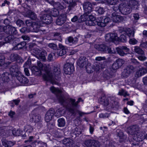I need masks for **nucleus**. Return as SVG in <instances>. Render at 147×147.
<instances>
[{
    "mask_svg": "<svg viewBox=\"0 0 147 147\" xmlns=\"http://www.w3.org/2000/svg\"><path fill=\"white\" fill-rule=\"evenodd\" d=\"M37 65L38 67L33 66L31 68L32 72L34 74L38 72L36 74L38 75H40L42 73V71H44L45 74L43 76V79L45 80L49 81L53 84H55L54 82L55 79L57 80L59 77L60 74V68L58 67H54L53 72H51L50 69L51 67L49 65H43L39 61L37 62Z\"/></svg>",
    "mask_w": 147,
    "mask_h": 147,
    "instance_id": "nucleus-1",
    "label": "nucleus"
},
{
    "mask_svg": "<svg viewBox=\"0 0 147 147\" xmlns=\"http://www.w3.org/2000/svg\"><path fill=\"white\" fill-rule=\"evenodd\" d=\"M122 32L123 34L121 35L119 37H118L117 34L115 33L107 34L105 36L106 40L109 42H114L115 41L120 40L122 42H125L127 41V37L124 34H125L127 36L130 37H133L134 33L133 30L125 27L123 28Z\"/></svg>",
    "mask_w": 147,
    "mask_h": 147,
    "instance_id": "nucleus-2",
    "label": "nucleus"
},
{
    "mask_svg": "<svg viewBox=\"0 0 147 147\" xmlns=\"http://www.w3.org/2000/svg\"><path fill=\"white\" fill-rule=\"evenodd\" d=\"M49 10L47 11H44L42 12L41 14L42 16H40V19L42 22L47 24L51 23L52 21V18L51 16V15L53 17L57 16L59 14V12L57 9L54 8L51 11Z\"/></svg>",
    "mask_w": 147,
    "mask_h": 147,
    "instance_id": "nucleus-3",
    "label": "nucleus"
},
{
    "mask_svg": "<svg viewBox=\"0 0 147 147\" xmlns=\"http://www.w3.org/2000/svg\"><path fill=\"white\" fill-rule=\"evenodd\" d=\"M135 6L137 7V5H135L132 6L131 5H126L124 3H122L119 5V8L117 7L116 9V8L115 7L113 9L115 11H116L119 9V10L123 14H128L131 12L132 9H135Z\"/></svg>",
    "mask_w": 147,
    "mask_h": 147,
    "instance_id": "nucleus-4",
    "label": "nucleus"
},
{
    "mask_svg": "<svg viewBox=\"0 0 147 147\" xmlns=\"http://www.w3.org/2000/svg\"><path fill=\"white\" fill-rule=\"evenodd\" d=\"M16 67V66L11 67L10 69V71L12 73H16L15 75L17 78L20 83L23 84L28 83V80L27 78L24 77L20 71H16L17 69Z\"/></svg>",
    "mask_w": 147,
    "mask_h": 147,
    "instance_id": "nucleus-5",
    "label": "nucleus"
},
{
    "mask_svg": "<svg viewBox=\"0 0 147 147\" xmlns=\"http://www.w3.org/2000/svg\"><path fill=\"white\" fill-rule=\"evenodd\" d=\"M50 89L51 91L55 94H58L57 98L60 102L62 104H63L64 101L63 96L61 94V91L57 88L54 86H52L50 88Z\"/></svg>",
    "mask_w": 147,
    "mask_h": 147,
    "instance_id": "nucleus-6",
    "label": "nucleus"
},
{
    "mask_svg": "<svg viewBox=\"0 0 147 147\" xmlns=\"http://www.w3.org/2000/svg\"><path fill=\"white\" fill-rule=\"evenodd\" d=\"M99 102L103 106H106L109 105L111 108L113 107V105L112 102H109V99L105 96H101L98 99Z\"/></svg>",
    "mask_w": 147,
    "mask_h": 147,
    "instance_id": "nucleus-7",
    "label": "nucleus"
},
{
    "mask_svg": "<svg viewBox=\"0 0 147 147\" xmlns=\"http://www.w3.org/2000/svg\"><path fill=\"white\" fill-rule=\"evenodd\" d=\"M95 47L99 51L108 52L109 53H111V48L104 44L96 45L95 46Z\"/></svg>",
    "mask_w": 147,
    "mask_h": 147,
    "instance_id": "nucleus-8",
    "label": "nucleus"
},
{
    "mask_svg": "<svg viewBox=\"0 0 147 147\" xmlns=\"http://www.w3.org/2000/svg\"><path fill=\"white\" fill-rule=\"evenodd\" d=\"M64 70L65 74H70L74 70L73 65L72 64L66 63L64 66Z\"/></svg>",
    "mask_w": 147,
    "mask_h": 147,
    "instance_id": "nucleus-9",
    "label": "nucleus"
},
{
    "mask_svg": "<svg viewBox=\"0 0 147 147\" xmlns=\"http://www.w3.org/2000/svg\"><path fill=\"white\" fill-rule=\"evenodd\" d=\"M129 49L126 46H122L117 49V51L119 54L121 56H123L129 52Z\"/></svg>",
    "mask_w": 147,
    "mask_h": 147,
    "instance_id": "nucleus-10",
    "label": "nucleus"
},
{
    "mask_svg": "<svg viewBox=\"0 0 147 147\" xmlns=\"http://www.w3.org/2000/svg\"><path fill=\"white\" fill-rule=\"evenodd\" d=\"M135 70V68L133 66L130 65L128 66L124 70L122 73V75L125 77H128L129 74L134 72Z\"/></svg>",
    "mask_w": 147,
    "mask_h": 147,
    "instance_id": "nucleus-11",
    "label": "nucleus"
},
{
    "mask_svg": "<svg viewBox=\"0 0 147 147\" xmlns=\"http://www.w3.org/2000/svg\"><path fill=\"white\" fill-rule=\"evenodd\" d=\"M83 7L84 11L89 14L92 10L93 6L89 1H86L84 3L83 5Z\"/></svg>",
    "mask_w": 147,
    "mask_h": 147,
    "instance_id": "nucleus-12",
    "label": "nucleus"
},
{
    "mask_svg": "<svg viewBox=\"0 0 147 147\" xmlns=\"http://www.w3.org/2000/svg\"><path fill=\"white\" fill-rule=\"evenodd\" d=\"M97 20L93 15L88 16L87 20L86 22V25L89 26H94L97 24Z\"/></svg>",
    "mask_w": 147,
    "mask_h": 147,
    "instance_id": "nucleus-13",
    "label": "nucleus"
},
{
    "mask_svg": "<svg viewBox=\"0 0 147 147\" xmlns=\"http://www.w3.org/2000/svg\"><path fill=\"white\" fill-rule=\"evenodd\" d=\"M54 113V110L53 109L49 110L47 112L45 117V119L47 122H49L52 119Z\"/></svg>",
    "mask_w": 147,
    "mask_h": 147,
    "instance_id": "nucleus-14",
    "label": "nucleus"
},
{
    "mask_svg": "<svg viewBox=\"0 0 147 147\" xmlns=\"http://www.w3.org/2000/svg\"><path fill=\"white\" fill-rule=\"evenodd\" d=\"M123 18L120 16L117 15L116 12H113L112 15L111 20L115 22H120L123 21Z\"/></svg>",
    "mask_w": 147,
    "mask_h": 147,
    "instance_id": "nucleus-15",
    "label": "nucleus"
},
{
    "mask_svg": "<svg viewBox=\"0 0 147 147\" xmlns=\"http://www.w3.org/2000/svg\"><path fill=\"white\" fill-rule=\"evenodd\" d=\"M124 63V61L121 59H118L115 61L112 66L113 69L115 70L118 69Z\"/></svg>",
    "mask_w": 147,
    "mask_h": 147,
    "instance_id": "nucleus-16",
    "label": "nucleus"
},
{
    "mask_svg": "<svg viewBox=\"0 0 147 147\" xmlns=\"http://www.w3.org/2000/svg\"><path fill=\"white\" fill-rule=\"evenodd\" d=\"M147 73V69L143 67L137 69L135 74V77H139Z\"/></svg>",
    "mask_w": 147,
    "mask_h": 147,
    "instance_id": "nucleus-17",
    "label": "nucleus"
},
{
    "mask_svg": "<svg viewBox=\"0 0 147 147\" xmlns=\"http://www.w3.org/2000/svg\"><path fill=\"white\" fill-rule=\"evenodd\" d=\"M66 18V15L65 14L61 15L57 19L56 23L57 25H61L63 24Z\"/></svg>",
    "mask_w": 147,
    "mask_h": 147,
    "instance_id": "nucleus-18",
    "label": "nucleus"
},
{
    "mask_svg": "<svg viewBox=\"0 0 147 147\" xmlns=\"http://www.w3.org/2000/svg\"><path fill=\"white\" fill-rule=\"evenodd\" d=\"M5 27L4 28H5ZM7 28L6 32L10 34H15L17 33L16 28L12 26L8 25L6 26Z\"/></svg>",
    "mask_w": 147,
    "mask_h": 147,
    "instance_id": "nucleus-19",
    "label": "nucleus"
},
{
    "mask_svg": "<svg viewBox=\"0 0 147 147\" xmlns=\"http://www.w3.org/2000/svg\"><path fill=\"white\" fill-rule=\"evenodd\" d=\"M59 48L57 51V55L61 56L65 54L66 53L65 47L61 45H59Z\"/></svg>",
    "mask_w": 147,
    "mask_h": 147,
    "instance_id": "nucleus-20",
    "label": "nucleus"
},
{
    "mask_svg": "<svg viewBox=\"0 0 147 147\" xmlns=\"http://www.w3.org/2000/svg\"><path fill=\"white\" fill-rule=\"evenodd\" d=\"M41 20L42 22L39 21L37 22V23H33L31 28H33L34 30H36L37 31H38L40 27L43 26L41 24V23L43 22L45 23L42 22V20Z\"/></svg>",
    "mask_w": 147,
    "mask_h": 147,
    "instance_id": "nucleus-21",
    "label": "nucleus"
},
{
    "mask_svg": "<svg viewBox=\"0 0 147 147\" xmlns=\"http://www.w3.org/2000/svg\"><path fill=\"white\" fill-rule=\"evenodd\" d=\"M32 127L30 125H27L24 127V131L25 132V135L26 136H29V133L32 132L33 130Z\"/></svg>",
    "mask_w": 147,
    "mask_h": 147,
    "instance_id": "nucleus-22",
    "label": "nucleus"
},
{
    "mask_svg": "<svg viewBox=\"0 0 147 147\" xmlns=\"http://www.w3.org/2000/svg\"><path fill=\"white\" fill-rule=\"evenodd\" d=\"M104 20L103 19L102 17H100L98 18L97 19V24L98 26L103 27L105 26V22H104Z\"/></svg>",
    "mask_w": 147,
    "mask_h": 147,
    "instance_id": "nucleus-23",
    "label": "nucleus"
},
{
    "mask_svg": "<svg viewBox=\"0 0 147 147\" xmlns=\"http://www.w3.org/2000/svg\"><path fill=\"white\" fill-rule=\"evenodd\" d=\"M78 65L81 67H83L87 63L86 59L84 57H80L78 61Z\"/></svg>",
    "mask_w": 147,
    "mask_h": 147,
    "instance_id": "nucleus-24",
    "label": "nucleus"
},
{
    "mask_svg": "<svg viewBox=\"0 0 147 147\" xmlns=\"http://www.w3.org/2000/svg\"><path fill=\"white\" fill-rule=\"evenodd\" d=\"M88 13L84 12V14L81 15L80 18L78 19V22H81L85 21H86L88 17Z\"/></svg>",
    "mask_w": 147,
    "mask_h": 147,
    "instance_id": "nucleus-25",
    "label": "nucleus"
},
{
    "mask_svg": "<svg viewBox=\"0 0 147 147\" xmlns=\"http://www.w3.org/2000/svg\"><path fill=\"white\" fill-rule=\"evenodd\" d=\"M31 119H32V121L34 122H38L40 119V117L39 115H33L30 116Z\"/></svg>",
    "mask_w": 147,
    "mask_h": 147,
    "instance_id": "nucleus-26",
    "label": "nucleus"
},
{
    "mask_svg": "<svg viewBox=\"0 0 147 147\" xmlns=\"http://www.w3.org/2000/svg\"><path fill=\"white\" fill-rule=\"evenodd\" d=\"M3 143L5 147H11L15 144V142L5 141H4Z\"/></svg>",
    "mask_w": 147,
    "mask_h": 147,
    "instance_id": "nucleus-27",
    "label": "nucleus"
},
{
    "mask_svg": "<svg viewBox=\"0 0 147 147\" xmlns=\"http://www.w3.org/2000/svg\"><path fill=\"white\" fill-rule=\"evenodd\" d=\"M77 41V39L76 38L74 39L72 37L70 36L67 39V43L71 45L72 44L76 43Z\"/></svg>",
    "mask_w": 147,
    "mask_h": 147,
    "instance_id": "nucleus-28",
    "label": "nucleus"
},
{
    "mask_svg": "<svg viewBox=\"0 0 147 147\" xmlns=\"http://www.w3.org/2000/svg\"><path fill=\"white\" fill-rule=\"evenodd\" d=\"M72 143V140L66 138L63 140V143L66 146H70Z\"/></svg>",
    "mask_w": 147,
    "mask_h": 147,
    "instance_id": "nucleus-29",
    "label": "nucleus"
},
{
    "mask_svg": "<svg viewBox=\"0 0 147 147\" xmlns=\"http://www.w3.org/2000/svg\"><path fill=\"white\" fill-rule=\"evenodd\" d=\"M46 55V53L45 51L42 50L38 56L40 59L43 61H44L46 60L45 56Z\"/></svg>",
    "mask_w": 147,
    "mask_h": 147,
    "instance_id": "nucleus-30",
    "label": "nucleus"
},
{
    "mask_svg": "<svg viewBox=\"0 0 147 147\" xmlns=\"http://www.w3.org/2000/svg\"><path fill=\"white\" fill-rule=\"evenodd\" d=\"M58 126L59 127H64L65 125V119L62 118L59 119L57 121Z\"/></svg>",
    "mask_w": 147,
    "mask_h": 147,
    "instance_id": "nucleus-31",
    "label": "nucleus"
},
{
    "mask_svg": "<svg viewBox=\"0 0 147 147\" xmlns=\"http://www.w3.org/2000/svg\"><path fill=\"white\" fill-rule=\"evenodd\" d=\"M10 58L11 61H13L19 59H20V57L17 54H12L10 55Z\"/></svg>",
    "mask_w": 147,
    "mask_h": 147,
    "instance_id": "nucleus-32",
    "label": "nucleus"
},
{
    "mask_svg": "<svg viewBox=\"0 0 147 147\" xmlns=\"http://www.w3.org/2000/svg\"><path fill=\"white\" fill-rule=\"evenodd\" d=\"M82 99L81 98H79L77 102H75L76 100L75 99L71 98L70 99V102L72 106H76L78 104L82 101Z\"/></svg>",
    "mask_w": 147,
    "mask_h": 147,
    "instance_id": "nucleus-33",
    "label": "nucleus"
},
{
    "mask_svg": "<svg viewBox=\"0 0 147 147\" xmlns=\"http://www.w3.org/2000/svg\"><path fill=\"white\" fill-rule=\"evenodd\" d=\"M25 45V42H21L19 43L14 47L13 48V49L14 50H19L22 49L24 45Z\"/></svg>",
    "mask_w": 147,
    "mask_h": 147,
    "instance_id": "nucleus-34",
    "label": "nucleus"
},
{
    "mask_svg": "<svg viewBox=\"0 0 147 147\" xmlns=\"http://www.w3.org/2000/svg\"><path fill=\"white\" fill-rule=\"evenodd\" d=\"M12 134L14 136H19L22 133V131L20 130L13 129L11 131Z\"/></svg>",
    "mask_w": 147,
    "mask_h": 147,
    "instance_id": "nucleus-35",
    "label": "nucleus"
},
{
    "mask_svg": "<svg viewBox=\"0 0 147 147\" xmlns=\"http://www.w3.org/2000/svg\"><path fill=\"white\" fill-rule=\"evenodd\" d=\"M48 2L51 4L52 5H53V6L55 7L58 8V9H60V6L63 7L60 5L59 3H55L53 1H47Z\"/></svg>",
    "mask_w": 147,
    "mask_h": 147,
    "instance_id": "nucleus-36",
    "label": "nucleus"
},
{
    "mask_svg": "<svg viewBox=\"0 0 147 147\" xmlns=\"http://www.w3.org/2000/svg\"><path fill=\"white\" fill-rule=\"evenodd\" d=\"M134 50L135 52L138 54L143 55L144 54V51L138 47H135Z\"/></svg>",
    "mask_w": 147,
    "mask_h": 147,
    "instance_id": "nucleus-37",
    "label": "nucleus"
},
{
    "mask_svg": "<svg viewBox=\"0 0 147 147\" xmlns=\"http://www.w3.org/2000/svg\"><path fill=\"white\" fill-rule=\"evenodd\" d=\"M28 13V14L29 17L32 19L34 20L36 18V15L35 13L31 11H29Z\"/></svg>",
    "mask_w": 147,
    "mask_h": 147,
    "instance_id": "nucleus-38",
    "label": "nucleus"
},
{
    "mask_svg": "<svg viewBox=\"0 0 147 147\" xmlns=\"http://www.w3.org/2000/svg\"><path fill=\"white\" fill-rule=\"evenodd\" d=\"M118 94L121 96L123 95L124 97L128 96L129 95V94H128L127 92L123 89L119 90L118 92Z\"/></svg>",
    "mask_w": 147,
    "mask_h": 147,
    "instance_id": "nucleus-39",
    "label": "nucleus"
},
{
    "mask_svg": "<svg viewBox=\"0 0 147 147\" xmlns=\"http://www.w3.org/2000/svg\"><path fill=\"white\" fill-rule=\"evenodd\" d=\"M93 140H88L85 142V144L87 147H91L93 145Z\"/></svg>",
    "mask_w": 147,
    "mask_h": 147,
    "instance_id": "nucleus-40",
    "label": "nucleus"
},
{
    "mask_svg": "<svg viewBox=\"0 0 147 147\" xmlns=\"http://www.w3.org/2000/svg\"><path fill=\"white\" fill-rule=\"evenodd\" d=\"M31 63L29 59H28L24 65V68H30L31 66Z\"/></svg>",
    "mask_w": 147,
    "mask_h": 147,
    "instance_id": "nucleus-41",
    "label": "nucleus"
},
{
    "mask_svg": "<svg viewBox=\"0 0 147 147\" xmlns=\"http://www.w3.org/2000/svg\"><path fill=\"white\" fill-rule=\"evenodd\" d=\"M110 116L109 114L107 113H101L99 115V117L100 118H105L108 117Z\"/></svg>",
    "mask_w": 147,
    "mask_h": 147,
    "instance_id": "nucleus-42",
    "label": "nucleus"
},
{
    "mask_svg": "<svg viewBox=\"0 0 147 147\" xmlns=\"http://www.w3.org/2000/svg\"><path fill=\"white\" fill-rule=\"evenodd\" d=\"M5 57L4 56H0V67L3 65L5 63Z\"/></svg>",
    "mask_w": 147,
    "mask_h": 147,
    "instance_id": "nucleus-43",
    "label": "nucleus"
},
{
    "mask_svg": "<svg viewBox=\"0 0 147 147\" xmlns=\"http://www.w3.org/2000/svg\"><path fill=\"white\" fill-rule=\"evenodd\" d=\"M63 108H62V110L61 108V109H59L56 112L57 113H56V115L58 117L61 116L63 113L62 112Z\"/></svg>",
    "mask_w": 147,
    "mask_h": 147,
    "instance_id": "nucleus-44",
    "label": "nucleus"
},
{
    "mask_svg": "<svg viewBox=\"0 0 147 147\" xmlns=\"http://www.w3.org/2000/svg\"><path fill=\"white\" fill-rule=\"evenodd\" d=\"M93 145L95 147H99L100 145V143L97 141L93 140Z\"/></svg>",
    "mask_w": 147,
    "mask_h": 147,
    "instance_id": "nucleus-45",
    "label": "nucleus"
},
{
    "mask_svg": "<svg viewBox=\"0 0 147 147\" xmlns=\"http://www.w3.org/2000/svg\"><path fill=\"white\" fill-rule=\"evenodd\" d=\"M48 46L49 47L53 49H56L57 47V45L53 43H49Z\"/></svg>",
    "mask_w": 147,
    "mask_h": 147,
    "instance_id": "nucleus-46",
    "label": "nucleus"
},
{
    "mask_svg": "<svg viewBox=\"0 0 147 147\" xmlns=\"http://www.w3.org/2000/svg\"><path fill=\"white\" fill-rule=\"evenodd\" d=\"M7 75L8 73H5L4 74H2L1 76L2 78L5 81H7L8 79V77L7 76Z\"/></svg>",
    "mask_w": 147,
    "mask_h": 147,
    "instance_id": "nucleus-47",
    "label": "nucleus"
},
{
    "mask_svg": "<svg viewBox=\"0 0 147 147\" xmlns=\"http://www.w3.org/2000/svg\"><path fill=\"white\" fill-rule=\"evenodd\" d=\"M129 42L130 44L135 45L137 43V41L136 39L133 38L130 39L129 41Z\"/></svg>",
    "mask_w": 147,
    "mask_h": 147,
    "instance_id": "nucleus-48",
    "label": "nucleus"
},
{
    "mask_svg": "<svg viewBox=\"0 0 147 147\" xmlns=\"http://www.w3.org/2000/svg\"><path fill=\"white\" fill-rule=\"evenodd\" d=\"M42 50H40L36 48L35 49H34L33 50V51L35 54L38 55Z\"/></svg>",
    "mask_w": 147,
    "mask_h": 147,
    "instance_id": "nucleus-49",
    "label": "nucleus"
},
{
    "mask_svg": "<svg viewBox=\"0 0 147 147\" xmlns=\"http://www.w3.org/2000/svg\"><path fill=\"white\" fill-rule=\"evenodd\" d=\"M140 55L138 57V58L139 60L141 61H143L146 59V58L144 55V54Z\"/></svg>",
    "mask_w": 147,
    "mask_h": 147,
    "instance_id": "nucleus-50",
    "label": "nucleus"
},
{
    "mask_svg": "<svg viewBox=\"0 0 147 147\" xmlns=\"http://www.w3.org/2000/svg\"><path fill=\"white\" fill-rule=\"evenodd\" d=\"M103 19L104 20V22L105 23L106 25L107 24L109 23L110 21V20L109 18L107 17H102Z\"/></svg>",
    "mask_w": 147,
    "mask_h": 147,
    "instance_id": "nucleus-51",
    "label": "nucleus"
},
{
    "mask_svg": "<svg viewBox=\"0 0 147 147\" xmlns=\"http://www.w3.org/2000/svg\"><path fill=\"white\" fill-rule=\"evenodd\" d=\"M26 24L27 26L28 27H31V26L32 24V21L30 20H27L26 21ZM31 28V27H30Z\"/></svg>",
    "mask_w": 147,
    "mask_h": 147,
    "instance_id": "nucleus-52",
    "label": "nucleus"
},
{
    "mask_svg": "<svg viewBox=\"0 0 147 147\" xmlns=\"http://www.w3.org/2000/svg\"><path fill=\"white\" fill-rule=\"evenodd\" d=\"M54 54L53 53H51L49 54L48 57V60L49 61H51L53 60V55H54Z\"/></svg>",
    "mask_w": 147,
    "mask_h": 147,
    "instance_id": "nucleus-53",
    "label": "nucleus"
},
{
    "mask_svg": "<svg viewBox=\"0 0 147 147\" xmlns=\"http://www.w3.org/2000/svg\"><path fill=\"white\" fill-rule=\"evenodd\" d=\"M69 7H73L76 5V2L75 1H69Z\"/></svg>",
    "mask_w": 147,
    "mask_h": 147,
    "instance_id": "nucleus-54",
    "label": "nucleus"
},
{
    "mask_svg": "<svg viewBox=\"0 0 147 147\" xmlns=\"http://www.w3.org/2000/svg\"><path fill=\"white\" fill-rule=\"evenodd\" d=\"M16 24L18 26L20 27L23 24L24 22L22 20H19L17 21Z\"/></svg>",
    "mask_w": 147,
    "mask_h": 147,
    "instance_id": "nucleus-55",
    "label": "nucleus"
},
{
    "mask_svg": "<svg viewBox=\"0 0 147 147\" xmlns=\"http://www.w3.org/2000/svg\"><path fill=\"white\" fill-rule=\"evenodd\" d=\"M108 4L110 5H113L117 4V1L115 2V1H107Z\"/></svg>",
    "mask_w": 147,
    "mask_h": 147,
    "instance_id": "nucleus-56",
    "label": "nucleus"
},
{
    "mask_svg": "<svg viewBox=\"0 0 147 147\" xmlns=\"http://www.w3.org/2000/svg\"><path fill=\"white\" fill-rule=\"evenodd\" d=\"M133 16L134 17V19L136 20H138L139 18V15L138 13L133 14Z\"/></svg>",
    "mask_w": 147,
    "mask_h": 147,
    "instance_id": "nucleus-57",
    "label": "nucleus"
},
{
    "mask_svg": "<svg viewBox=\"0 0 147 147\" xmlns=\"http://www.w3.org/2000/svg\"><path fill=\"white\" fill-rule=\"evenodd\" d=\"M98 13L100 14H102L104 12V10L101 7H100L97 10Z\"/></svg>",
    "mask_w": 147,
    "mask_h": 147,
    "instance_id": "nucleus-58",
    "label": "nucleus"
},
{
    "mask_svg": "<svg viewBox=\"0 0 147 147\" xmlns=\"http://www.w3.org/2000/svg\"><path fill=\"white\" fill-rule=\"evenodd\" d=\"M24 71L26 75V76H28L30 75V74L29 73V70L28 69V68H24Z\"/></svg>",
    "mask_w": 147,
    "mask_h": 147,
    "instance_id": "nucleus-59",
    "label": "nucleus"
},
{
    "mask_svg": "<svg viewBox=\"0 0 147 147\" xmlns=\"http://www.w3.org/2000/svg\"><path fill=\"white\" fill-rule=\"evenodd\" d=\"M105 59V58L104 57H98L95 58V59L97 61H100L104 60Z\"/></svg>",
    "mask_w": 147,
    "mask_h": 147,
    "instance_id": "nucleus-60",
    "label": "nucleus"
},
{
    "mask_svg": "<svg viewBox=\"0 0 147 147\" xmlns=\"http://www.w3.org/2000/svg\"><path fill=\"white\" fill-rule=\"evenodd\" d=\"M131 62L135 64L138 65L139 64V63L135 59H131Z\"/></svg>",
    "mask_w": 147,
    "mask_h": 147,
    "instance_id": "nucleus-61",
    "label": "nucleus"
},
{
    "mask_svg": "<svg viewBox=\"0 0 147 147\" xmlns=\"http://www.w3.org/2000/svg\"><path fill=\"white\" fill-rule=\"evenodd\" d=\"M141 46L143 47H147V41L145 42H142L141 44Z\"/></svg>",
    "mask_w": 147,
    "mask_h": 147,
    "instance_id": "nucleus-62",
    "label": "nucleus"
},
{
    "mask_svg": "<svg viewBox=\"0 0 147 147\" xmlns=\"http://www.w3.org/2000/svg\"><path fill=\"white\" fill-rule=\"evenodd\" d=\"M78 17L76 16H75L71 19V21L72 22H75L77 20L78 21Z\"/></svg>",
    "mask_w": 147,
    "mask_h": 147,
    "instance_id": "nucleus-63",
    "label": "nucleus"
},
{
    "mask_svg": "<svg viewBox=\"0 0 147 147\" xmlns=\"http://www.w3.org/2000/svg\"><path fill=\"white\" fill-rule=\"evenodd\" d=\"M143 82L144 84L147 85V77L143 78Z\"/></svg>",
    "mask_w": 147,
    "mask_h": 147,
    "instance_id": "nucleus-64",
    "label": "nucleus"
}]
</instances>
